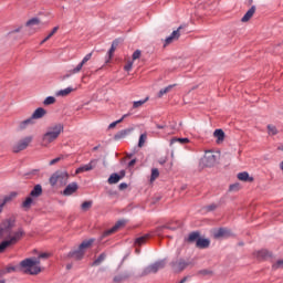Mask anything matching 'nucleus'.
Masks as SVG:
<instances>
[{"label": "nucleus", "instance_id": "nucleus-1", "mask_svg": "<svg viewBox=\"0 0 283 283\" xmlns=\"http://www.w3.org/2000/svg\"><path fill=\"white\" fill-rule=\"evenodd\" d=\"M63 129L64 126L61 123L49 126L46 132L42 135V146L48 147L49 145H52V143L63 134Z\"/></svg>", "mask_w": 283, "mask_h": 283}, {"label": "nucleus", "instance_id": "nucleus-2", "mask_svg": "<svg viewBox=\"0 0 283 283\" xmlns=\"http://www.w3.org/2000/svg\"><path fill=\"white\" fill-rule=\"evenodd\" d=\"M20 270L27 275H39L41 273V261L36 258H28L20 262Z\"/></svg>", "mask_w": 283, "mask_h": 283}, {"label": "nucleus", "instance_id": "nucleus-3", "mask_svg": "<svg viewBox=\"0 0 283 283\" xmlns=\"http://www.w3.org/2000/svg\"><path fill=\"white\" fill-rule=\"evenodd\" d=\"M23 235H25V232L21 228L10 233L7 240L0 243V253H3V251H6V249H8L9 247L17 244V242H19V240H21Z\"/></svg>", "mask_w": 283, "mask_h": 283}, {"label": "nucleus", "instance_id": "nucleus-4", "mask_svg": "<svg viewBox=\"0 0 283 283\" xmlns=\"http://www.w3.org/2000/svg\"><path fill=\"white\" fill-rule=\"evenodd\" d=\"M92 244H94L93 239L83 241L77 248V250L71 251L69 253V258H73L74 260H83V256L85 255V251H87V249H90Z\"/></svg>", "mask_w": 283, "mask_h": 283}, {"label": "nucleus", "instance_id": "nucleus-5", "mask_svg": "<svg viewBox=\"0 0 283 283\" xmlns=\"http://www.w3.org/2000/svg\"><path fill=\"white\" fill-rule=\"evenodd\" d=\"M32 140H34V137L27 136L20 139L13 147L12 151L13 154H19L20 151H24V149H28L30 145L32 144Z\"/></svg>", "mask_w": 283, "mask_h": 283}, {"label": "nucleus", "instance_id": "nucleus-6", "mask_svg": "<svg viewBox=\"0 0 283 283\" xmlns=\"http://www.w3.org/2000/svg\"><path fill=\"white\" fill-rule=\"evenodd\" d=\"M92 59V53L86 54L83 60L74 67L67 71V74L63 76V78H70V76H74V74H80L83 71V66Z\"/></svg>", "mask_w": 283, "mask_h": 283}, {"label": "nucleus", "instance_id": "nucleus-7", "mask_svg": "<svg viewBox=\"0 0 283 283\" xmlns=\"http://www.w3.org/2000/svg\"><path fill=\"white\" fill-rule=\"evenodd\" d=\"M14 218H7L3 219L0 223V240L1 238H3L4 235H8V233H10L11 229L14 227Z\"/></svg>", "mask_w": 283, "mask_h": 283}, {"label": "nucleus", "instance_id": "nucleus-8", "mask_svg": "<svg viewBox=\"0 0 283 283\" xmlns=\"http://www.w3.org/2000/svg\"><path fill=\"white\" fill-rule=\"evenodd\" d=\"M165 266H167L166 260L156 261L155 263L144 269L143 275H149L151 273H156L158 271H161V269H165Z\"/></svg>", "mask_w": 283, "mask_h": 283}, {"label": "nucleus", "instance_id": "nucleus-9", "mask_svg": "<svg viewBox=\"0 0 283 283\" xmlns=\"http://www.w3.org/2000/svg\"><path fill=\"white\" fill-rule=\"evenodd\" d=\"M70 178V175H67L66 171H57L53 174V176L50 178V182L52 187L60 182V185H67V179Z\"/></svg>", "mask_w": 283, "mask_h": 283}, {"label": "nucleus", "instance_id": "nucleus-10", "mask_svg": "<svg viewBox=\"0 0 283 283\" xmlns=\"http://www.w3.org/2000/svg\"><path fill=\"white\" fill-rule=\"evenodd\" d=\"M190 264L191 261H185V259H178L171 262V266L175 273H181V271H185L187 266H190Z\"/></svg>", "mask_w": 283, "mask_h": 283}, {"label": "nucleus", "instance_id": "nucleus-11", "mask_svg": "<svg viewBox=\"0 0 283 283\" xmlns=\"http://www.w3.org/2000/svg\"><path fill=\"white\" fill-rule=\"evenodd\" d=\"M216 163H218V154L211 150L206 151L203 157V164L206 167H213L216 166Z\"/></svg>", "mask_w": 283, "mask_h": 283}, {"label": "nucleus", "instance_id": "nucleus-12", "mask_svg": "<svg viewBox=\"0 0 283 283\" xmlns=\"http://www.w3.org/2000/svg\"><path fill=\"white\" fill-rule=\"evenodd\" d=\"M27 28H29L30 34H34V32H39L43 28V23L38 18H33L27 22Z\"/></svg>", "mask_w": 283, "mask_h": 283}, {"label": "nucleus", "instance_id": "nucleus-13", "mask_svg": "<svg viewBox=\"0 0 283 283\" xmlns=\"http://www.w3.org/2000/svg\"><path fill=\"white\" fill-rule=\"evenodd\" d=\"M96 165H98V160L92 159L88 164L81 166L75 170V174H83L84 171H92L96 169Z\"/></svg>", "mask_w": 283, "mask_h": 283}, {"label": "nucleus", "instance_id": "nucleus-14", "mask_svg": "<svg viewBox=\"0 0 283 283\" xmlns=\"http://www.w3.org/2000/svg\"><path fill=\"white\" fill-rule=\"evenodd\" d=\"M126 223H127L126 220L117 221L113 228H111L109 230H106L103 233L102 238H107V235H112V233H116V231H118V229H120L122 227H125Z\"/></svg>", "mask_w": 283, "mask_h": 283}, {"label": "nucleus", "instance_id": "nucleus-15", "mask_svg": "<svg viewBox=\"0 0 283 283\" xmlns=\"http://www.w3.org/2000/svg\"><path fill=\"white\" fill-rule=\"evenodd\" d=\"M253 255L254 258H258V260H269V258H273V252L266 249H263V250L255 251Z\"/></svg>", "mask_w": 283, "mask_h": 283}, {"label": "nucleus", "instance_id": "nucleus-16", "mask_svg": "<svg viewBox=\"0 0 283 283\" xmlns=\"http://www.w3.org/2000/svg\"><path fill=\"white\" fill-rule=\"evenodd\" d=\"M180 30H182V27H179L177 30L172 31V33L166 38L165 45H169L170 43H174V41H178V39H180Z\"/></svg>", "mask_w": 283, "mask_h": 283}, {"label": "nucleus", "instance_id": "nucleus-17", "mask_svg": "<svg viewBox=\"0 0 283 283\" xmlns=\"http://www.w3.org/2000/svg\"><path fill=\"white\" fill-rule=\"evenodd\" d=\"M213 237L217 239L220 238H231V230L227 229V228H221L218 230L213 231Z\"/></svg>", "mask_w": 283, "mask_h": 283}, {"label": "nucleus", "instance_id": "nucleus-18", "mask_svg": "<svg viewBox=\"0 0 283 283\" xmlns=\"http://www.w3.org/2000/svg\"><path fill=\"white\" fill-rule=\"evenodd\" d=\"M78 191V184L72 182L63 191V196H72V193H76Z\"/></svg>", "mask_w": 283, "mask_h": 283}, {"label": "nucleus", "instance_id": "nucleus-19", "mask_svg": "<svg viewBox=\"0 0 283 283\" xmlns=\"http://www.w3.org/2000/svg\"><path fill=\"white\" fill-rule=\"evenodd\" d=\"M45 114H48V111H45V108L43 107H39L36 108L33 114L31 115V117L33 118V120H39L41 118H43V116H45Z\"/></svg>", "mask_w": 283, "mask_h": 283}, {"label": "nucleus", "instance_id": "nucleus-20", "mask_svg": "<svg viewBox=\"0 0 283 283\" xmlns=\"http://www.w3.org/2000/svg\"><path fill=\"white\" fill-rule=\"evenodd\" d=\"M72 92H76V88L69 86L64 90H60L55 93V96H61L62 98H65V96H70Z\"/></svg>", "mask_w": 283, "mask_h": 283}, {"label": "nucleus", "instance_id": "nucleus-21", "mask_svg": "<svg viewBox=\"0 0 283 283\" xmlns=\"http://www.w3.org/2000/svg\"><path fill=\"white\" fill-rule=\"evenodd\" d=\"M253 14H255V6H252L247 13L242 17L241 22L242 23H248V21H251L253 18Z\"/></svg>", "mask_w": 283, "mask_h": 283}, {"label": "nucleus", "instance_id": "nucleus-22", "mask_svg": "<svg viewBox=\"0 0 283 283\" xmlns=\"http://www.w3.org/2000/svg\"><path fill=\"white\" fill-rule=\"evenodd\" d=\"M213 137L217 138L216 140L217 145H222V143H224V130L216 129L213 132Z\"/></svg>", "mask_w": 283, "mask_h": 283}, {"label": "nucleus", "instance_id": "nucleus-23", "mask_svg": "<svg viewBox=\"0 0 283 283\" xmlns=\"http://www.w3.org/2000/svg\"><path fill=\"white\" fill-rule=\"evenodd\" d=\"M36 122L33 120L32 117H29L22 122L19 123V129L23 130V129H28V127L34 125Z\"/></svg>", "mask_w": 283, "mask_h": 283}, {"label": "nucleus", "instance_id": "nucleus-24", "mask_svg": "<svg viewBox=\"0 0 283 283\" xmlns=\"http://www.w3.org/2000/svg\"><path fill=\"white\" fill-rule=\"evenodd\" d=\"M18 193L17 192H11L4 197H0V201L6 206L14 200L17 198Z\"/></svg>", "mask_w": 283, "mask_h": 283}, {"label": "nucleus", "instance_id": "nucleus-25", "mask_svg": "<svg viewBox=\"0 0 283 283\" xmlns=\"http://www.w3.org/2000/svg\"><path fill=\"white\" fill-rule=\"evenodd\" d=\"M211 242L208 239H198L196 242L197 249H207Z\"/></svg>", "mask_w": 283, "mask_h": 283}, {"label": "nucleus", "instance_id": "nucleus-26", "mask_svg": "<svg viewBox=\"0 0 283 283\" xmlns=\"http://www.w3.org/2000/svg\"><path fill=\"white\" fill-rule=\"evenodd\" d=\"M129 134H132V128H126V129L119 130L115 135V140H120V138H126V136H129Z\"/></svg>", "mask_w": 283, "mask_h": 283}, {"label": "nucleus", "instance_id": "nucleus-27", "mask_svg": "<svg viewBox=\"0 0 283 283\" xmlns=\"http://www.w3.org/2000/svg\"><path fill=\"white\" fill-rule=\"evenodd\" d=\"M43 193V188L41 187V185H36L34 186V188L32 189L30 196L32 198H39V196H41Z\"/></svg>", "mask_w": 283, "mask_h": 283}, {"label": "nucleus", "instance_id": "nucleus-28", "mask_svg": "<svg viewBox=\"0 0 283 283\" xmlns=\"http://www.w3.org/2000/svg\"><path fill=\"white\" fill-rule=\"evenodd\" d=\"M238 178L243 182H253V177H250L247 171L238 174Z\"/></svg>", "mask_w": 283, "mask_h": 283}, {"label": "nucleus", "instance_id": "nucleus-29", "mask_svg": "<svg viewBox=\"0 0 283 283\" xmlns=\"http://www.w3.org/2000/svg\"><path fill=\"white\" fill-rule=\"evenodd\" d=\"M174 87H176V84H171L165 88H161L158 93V98H163V96H165V94H169V92H171V90H174Z\"/></svg>", "mask_w": 283, "mask_h": 283}, {"label": "nucleus", "instance_id": "nucleus-30", "mask_svg": "<svg viewBox=\"0 0 283 283\" xmlns=\"http://www.w3.org/2000/svg\"><path fill=\"white\" fill-rule=\"evenodd\" d=\"M197 275L200 277H211L213 275V271L209 269H203L197 272Z\"/></svg>", "mask_w": 283, "mask_h": 283}, {"label": "nucleus", "instance_id": "nucleus-31", "mask_svg": "<svg viewBox=\"0 0 283 283\" xmlns=\"http://www.w3.org/2000/svg\"><path fill=\"white\" fill-rule=\"evenodd\" d=\"M116 48H118V41H113L112 46L108 51V60L106 61V63H109V60L112 59V56H114V53L116 52Z\"/></svg>", "mask_w": 283, "mask_h": 283}, {"label": "nucleus", "instance_id": "nucleus-32", "mask_svg": "<svg viewBox=\"0 0 283 283\" xmlns=\"http://www.w3.org/2000/svg\"><path fill=\"white\" fill-rule=\"evenodd\" d=\"M128 116H132V114L127 113V114L123 115L120 119L111 123L109 126H108V129H114V127H116V125L123 123L126 118H128Z\"/></svg>", "mask_w": 283, "mask_h": 283}, {"label": "nucleus", "instance_id": "nucleus-33", "mask_svg": "<svg viewBox=\"0 0 283 283\" xmlns=\"http://www.w3.org/2000/svg\"><path fill=\"white\" fill-rule=\"evenodd\" d=\"M122 179L120 175L118 174H112L108 178V185H116Z\"/></svg>", "mask_w": 283, "mask_h": 283}, {"label": "nucleus", "instance_id": "nucleus-34", "mask_svg": "<svg viewBox=\"0 0 283 283\" xmlns=\"http://www.w3.org/2000/svg\"><path fill=\"white\" fill-rule=\"evenodd\" d=\"M147 240H149V234L137 238L135 240V247H143V244H145V242H147Z\"/></svg>", "mask_w": 283, "mask_h": 283}, {"label": "nucleus", "instance_id": "nucleus-35", "mask_svg": "<svg viewBox=\"0 0 283 283\" xmlns=\"http://www.w3.org/2000/svg\"><path fill=\"white\" fill-rule=\"evenodd\" d=\"M105 253H102L93 263L92 266H98L101 265L103 262H105Z\"/></svg>", "mask_w": 283, "mask_h": 283}, {"label": "nucleus", "instance_id": "nucleus-36", "mask_svg": "<svg viewBox=\"0 0 283 283\" xmlns=\"http://www.w3.org/2000/svg\"><path fill=\"white\" fill-rule=\"evenodd\" d=\"M200 240V233L198 232H192L188 237V242H198Z\"/></svg>", "mask_w": 283, "mask_h": 283}, {"label": "nucleus", "instance_id": "nucleus-37", "mask_svg": "<svg viewBox=\"0 0 283 283\" xmlns=\"http://www.w3.org/2000/svg\"><path fill=\"white\" fill-rule=\"evenodd\" d=\"M56 32H59V27H54L52 32L42 40L41 45H43V43H45L46 41H50V39H52V36H54V34H56Z\"/></svg>", "mask_w": 283, "mask_h": 283}, {"label": "nucleus", "instance_id": "nucleus-38", "mask_svg": "<svg viewBox=\"0 0 283 283\" xmlns=\"http://www.w3.org/2000/svg\"><path fill=\"white\" fill-rule=\"evenodd\" d=\"M149 98L137 101L133 103V109H138V107H143Z\"/></svg>", "mask_w": 283, "mask_h": 283}, {"label": "nucleus", "instance_id": "nucleus-39", "mask_svg": "<svg viewBox=\"0 0 283 283\" xmlns=\"http://www.w3.org/2000/svg\"><path fill=\"white\" fill-rule=\"evenodd\" d=\"M32 197H28L23 202H22V207L23 209H30L32 207Z\"/></svg>", "mask_w": 283, "mask_h": 283}, {"label": "nucleus", "instance_id": "nucleus-40", "mask_svg": "<svg viewBox=\"0 0 283 283\" xmlns=\"http://www.w3.org/2000/svg\"><path fill=\"white\" fill-rule=\"evenodd\" d=\"M55 103H56V97H54V96H48L43 101V105H54Z\"/></svg>", "mask_w": 283, "mask_h": 283}, {"label": "nucleus", "instance_id": "nucleus-41", "mask_svg": "<svg viewBox=\"0 0 283 283\" xmlns=\"http://www.w3.org/2000/svg\"><path fill=\"white\" fill-rule=\"evenodd\" d=\"M125 280H127V275H123V274H118L113 279L114 283H123L125 282Z\"/></svg>", "mask_w": 283, "mask_h": 283}, {"label": "nucleus", "instance_id": "nucleus-42", "mask_svg": "<svg viewBox=\"0 0 283 283\" xmlns=\"http://www.w3.org/2000/svg\"><path fill=\"white\" fill-rule=\"evenodd\" d=\"M268 134L269 136H275L277 134V128L273 125H268Z\"/></svg>", "mask_w": 283, "mask_h": 283}, {"label": "nucleus", "instance_id": "nucleus-43", "mask_svg": "<svg viewBox=\"0 0 283 283\" xmlns=\"http://www.w3.org/2000/svg\"><path fill=\"white\" fill-rule=\"evenodd\" d=\"M158 176H160V171H158L157 168H153L151 176H150V182H154V180H156V178H158Z\"/></svg>", "mask_w": 283, "mask_h": 283}, {"label": "nucleus", "instance_id": "nucleus-44", "mask_svg": "<svg viewBox=\"0 0 283 283\" xmlns=\"http://www.w3.org/2000/svg\"><path fill=\"white\" fill-rule=\"evenodd\" d=\"M82 211H90L92 209V201H84L81 206Z\"/></svg>", "mask_w": 283, "mask_h": 283}, {"label": "nucleus", "instance_id": "nucleus-45", "mask_svg": "<svg viewBox=\"0 0 283 283\" xmlns=\"http://www.w3.org/2000/svg\"><path fill=\"white\" fill-rule=\"evenodd\" d=\"M147 143V134H142L138 142V147H144Z\"/></svg>", "mask_w": 283, "mask_h": 283}, {"label": "nucleus", "instance_id": "nucleus-46", "mask_svg": "<svg viewBox=\"0 0 283 283\" xmlns=\"http://www.w3.org/2000/svg\"><path fill=\"white\" fill-rule=\"evenodd\" d=\"M174 143H180V145H187V143H189V138H175L171 140V144Z\"/></svg>", "mask_w": 283, "mask_h": 283}, {"label": "nucleus", "instance_id": "nucleus-47", "mask_svg": "<svg viewBox=\"0 0 283 283\" xmlns=\"http://www.w3.org/2000/svg\"><path fill=\"white\" fill-rule=\"evenodd\" d=\"M272 269H274V271H277V269H283V259L277 260L273 265Z\"/></svg>", "mask_w": 283, "mask_h": 283}, {"label": "nucleus", "instance_id": "nucleus-48", "mask_svg": "<svg viewBox=\"0 0 283 283\" xmlns=\"http://www.w3.org/2000/svg\"><path fill=\"white\" fill-rule=\"evenodd\" d=\"M143 52L140 50H136L134 53H133V61H138V59H140Z\"/></svg>", "mask_w": 283, "mask_h": 283}, {"label": "nucleus", "instance_id": "nucleus-49", "mask_svg": "<svg viewBox=\"0 0 283 283\" xmlns=\"http://www.w3.org/2000/svg\"><path fill=\"white\" fill-rule=\"evenodd\" d=\"M132 67H134V61H128L124 66L125 72H130Z\"/></svg>", "mask_w": 283, "mask_h": 283}, {"label": "nucleus", "instance_id": "nucleus-50", "mask_svg": "<svg viewBox=\"0 0 283 283\" xmlns=\"http://www.w3.org/2000/svg\"><path fill=\"white\" fill-rule=\"evenodd\" d=\"M48 258H50V253L44 252V253L39 254L36 260H39L41 262V260H48Z\"/></svg>", "mask_w": 283, "mask_h": 283}, {"label": "nucleus", "instance_id": "nucleus-51", "mask_svg": "<svg viewBox=\"0 0 283 283\" xmlns=\"http://www.w3.org/2000/svg\"><path fill=\"white\" fill-rule=\"evenodd\" d=\"M165 229H166L165 226L157 228L155 231L156 235H158V238H163V230Z\"/></svg>", "mask_w": 283, "mask_h": 283}, {"label": "nucleus", "instance_id": "nucleus-52", "mask_svg": "<svg viewBox=\"0 0 283 283\" xmlns=\"http://www.w3.org/2000/svg\"><path fill=\"white\" fill-rule=\"evenodd\" d=\"M240 189V185L239 184H233L230 186L229 191H238Z\"/></svg>", "mask_w": 283, "mask_h": 283}, {"label": "nucleus", "instance_id": "nucleus-53", "mask_svg": "<svg viewBox=\"0 0 283 283\" xmlns=\"http://www.w3.org/2000/svg\"><path fill=\"white\" fill-rule=\"evenodd\" d=\"M214 209H218L217 203H211L210 206H208V211H214Z\"/></svg>", "mask_w": 283, "mask_h": 283}, {"label": "nucleus", "instance_id": "nucleus-54", "mask_svg": "<svg viewBox=\"0 0 283 283\" xmlns=\"http://www.w3.org/2000/svg\"><path fill=\"white\" fill-rule=\"evenodd\" d=\"M61 161V157H56V158H54V159H52L50 163H49V165H56V163H60Z\"/></svg>", "mask_w": 283, "mask_h": 283}, {"label": "nucleus", "instance_id": "nucleus-55", "mask_svg": "<svg viewBox=\"0 0 283 283\" xmlns=\"http://www.w3.org/2000/svg\"><path fill=\"white\" fill-rule=\"evenodd\" d=\"M14 271H17V268H14V266L7 268V273H12Z\"/></svg>", "mask_w": 283, "mask_h": 283}, {"label": "nucleus", "instance_id": "nucleus-56", "mask_svg": "<svg viewBox=\"0 0 283 283\" xmlns=\"http://www.w3.org/2000/svg\"><path fill=\"white\" fill-rule=\"evenodd\" d=\"M165 163H167V157L159 159V165H165Z\"/></svg>", "mask_w": 283, "mask_h": 283}, {"label": "nucleus", "instance_id": "nucleus-57", "mask_svg": "<svg viewBox=\"0 0 283 283\" xmlns=\"http://www.w3.org/2000/svg\"><path fill=\"white\" fill-rule=\"evenodd\" d=\"M136 165V159H132L129 163H128V167H134Z\"/></svg>", "mask_w": 283, "mask_h": 283}, {"label": "nucleus", "instance_id": "nucleus-58", "mask_svg": "<svg viewBox=\"0 0 283 283\" xmlns=\"http://www.w3.org/2000/svg\"><path fill=\"white\" fill-rule=\"evenodd\" d=\"M119 189H120V190L127 189V184H120V185H119Z\"/></svg>", "mask_w": 283, "mask_h": 283}, {"label": "nucleus", "instance_id": "nucleus-59", "mask_svg": "<svg viewBox=\"0 0 283 283\" xmlns=\"http://www.w3.org/2000/svg\"><path fill=\"white\" fill-rule=\"evenodd\" d=\"M119 176L120 178H125V170H122Z\"/></svg>", "mask_w": 283, "mask_h": 283}, {"label": "nucleus", "instance_id": "nucleus-60", "mask_svg": "<svg viewBox=\"0 0 283 283\" xmlns=\"http://www.w3.org/2000/svg\"><path fill=\"white\" fill-rule=\"evenodd\" d=\"M157 129H165V126L157 124Z\"/></svg>", "mask_w": 283, "mask_h": 283}, {"label": "nucleus", "instance_id": "nucleus-61", "mask_svg": "<svg viewBox=\"0 0 283 283\" xmlns=\"http://www.w3.org/2000/svg\"><path fill=\"white\" fill-rule=\"evenodd\" d=\"M280 169L283 171V161L280 163Z\"/></svg>", "mask_w": 283, "mask_h": 283}, {"label": "nucleus", "instance_id": "nucleus-62", "mask_svg": "<svg viewBox=\"0 0 283 283\" xmlns=\"http://www.w3.org/2000/svg\"><path fill=\"white\" fill-rule=\"evenodd\" d=\"M277 149H279L280 151H283V145L279 146Z\"/></svg>", "mask_w": 283, "mask_h": 283}, {"label": "nucleus", "instance_id": "nucleus-63", "mask_svg": "<svg viewBox=\"0 0 283 283\" xmlns=\"http://www.w3.org/2000/svg\"><path fill=\"white\" fill-rule=\"evenodd\" d=\"M66 269L70 271V269H72V264H67Z\"/></svg>", "mask_w": 283, "mask_h": 283}, {"label": "nucleus", "instance_id": "nucleus-64", "mask_svg": "<svg viewBox=\"0 0 283 283\" xmlns=\"http://www.w3.org/2000/svg\"><path fill=\"white\" fill-rule=\"evenodd\" d=\"M13 32H21V28L13 30Z\"/></svg>", "mask_w": 283, "mask_h": 283}]
</instances>
